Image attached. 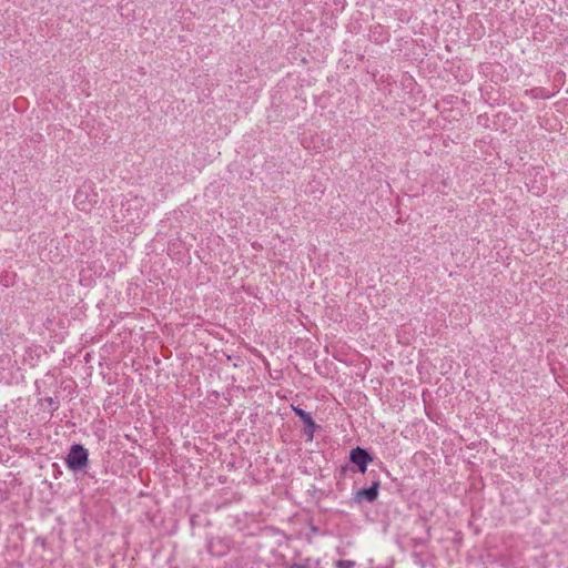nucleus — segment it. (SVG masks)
<instances>
[{
    "instance_id": "nucleus-1",
    "label": "nucleus",
    "mask_w": 568,
    "mask_h": 568,
    "mask_svg": "<svg viewBox=\"0 0 568 568\" xmlns=\"http://www.w3.org/2000/svg\"><path fill=\"white\" fill-rule=\"evenodd\" d=\"M65 462L71 470H81L88 465V450L82 445H73L68 454Z\"/></svg>"
},
{
    "instance_id": "nucleus-2",
    "label": "nucleus",
    "mask_w": 568,
    "mask_h": 568,
    "mask_svg": "<svg viewBox=\"0 0 568 568\" xmlns=\"http://www.w3.org/2000/svg\"><path fill=\"white\" fill-rule=\"evenodd\" d=\"M349 458L354 464L358 466L361 473H365L367 464L372 462L369 454L361 447L352 449Z\"/></svg>"
},
{
    "instance_id": "nucleus-3",
    "label": "nucleus",
    "mask_w": 568,
    "mask_h": 568,
    "mask_svg": "<svg viewBox=\"0 0 568 568\" xmlns=\"http://www.w3.org/2000/svg\"><path fill=\"white\" fill-rule=\"evenodd\" d=\"M379 483L375 481L369 488L361 489L356 493L355 499L361 503L362 500H366L368 503H373L378 497Z\"/></svg>"
},
{
    "instance_id": "nucleus-4",
    "label": "nucleus",
    "mask_w": 568,
    "mask_h": 568,
    "mask_svg": "<svg viewBox=\"0 0 568 568\" xmlns=\"http://www.w3.org/2000/svg\"><path fill=\"white\" fill-rule=\"evenodd\" d=\"M123 206L125 207L126 216L129 217V220L134 221L135 219H140V213L136 211L138 209L143 207V200L138 196H134L128 200L125 204H123Z\"/></svg>"
},
{
    "instance_id": "nucleus-5",
    "label": "nucleus",
    "mask_w": 568,
    "mask_h": 568,
    "mask_svg": "<svg viewBox=\"0 0 568 568\" xmlns=\"http://www.w3.org/2000/svg\"><path fill=\"white\" fill-rule=\"evenodd\" d=\"M293 410L295 412V414L298 417H301V419L308 427L310 435L312 436L314 427H315V423H314L313 418L311 417V415L308 413H306L305 410H303L302 408H298V407H294Z\"/></svg>"
},
{
    "instance_id": "nucleus-6",
    "label": "nucleus",
    "mask_w": 568,
    "mask_h": 568,
    "mask_svg": "<svg viewBox=\"0 0 568 568\" xmlns=\"http://www.w3.org/2000/svg\"><path fill=\"white\" fill-rule=\"evenodd\" d=\"M355 566V561L353 560H338L335 564L336 568H353Z\"/></svg>"
},
{
    "instance_id": "nucleus-7",
    "label": "nucleus",
    "mask_w": 568,
    "mask_h": 568,
    "mask_svg": "<svg viewBox=\"0 0 568 568\" xmlns=\"http://www.w3.org/2000/svg\"><path fill=\"white\" fill-rule=\"evenodd\" d=\"M293 568H305L303 565H294Z\"/></svg>"
}]
</instances>
